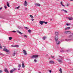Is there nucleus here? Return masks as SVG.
<instances>
[{
	"mask_svg": "<svg viewBox=\"0 0 73 73\" xmlns=\"http://www.w3.org/2000/svg\"><path fill=\"white\" fill-rule=\"evenodd\" d=\"M72 35H69L68 36V38L69 39H65V41H69L73 40V33H72Z\"/></svg>",
	"mask_w": 73,
	"mask_h": 73,
	"instance_id": "1",
	"label": "nucleus"
},
{
	"mask_svg": "<svg viewBox=\"0 0 73 73\" xmlns=\"http://www.w3.org/2000/svg\"><path fill=\"white\" fill-rule=\"evenodd\" d=\"M59 57L60 58V59H57V60H58V62H60V63H62V60H62V59H63V58L61 56H59Z\"/></svg>",
	"mask_w": 73,
	"mask_h": 73,
	"instance_id": "2",
	"label": "nucleus"
},
{
	"mask_svg": "<svg viewBox=\"0 0 73 73\" xmlns=\"http://www.w3.org/2000/svg\"><path fill=\"white\" fill-rule=\"evenodd\" d=\"M38 55H35L32 56L31 57L32 58H36L38 57Z\"/></svg>",
	"mask_w": 73,
	"mask_h": 73,
	"instance_id": "3",
	"label": "nucleus"
},
{
	"mask_svg": "<svg viewBox=\"0 0 73 73\" xmlns=\"http://www.w3.org/2000/svg\"><path fill=\"white\" fill-rule=\"evenodd\" d=\"M17 70V68H14L11 70L10 72L11 73H12L15 70Z\"/></svg>",
	"mask_w": 73,
	"mask_h": 73,
	"instance_id": "4",
	"label": "nucleus"
},
{
	"mask_svg": "<svg viewBox=\"0 0 73 73\" xmlns=\"http://www.w3.org/2000/svg\"><path fill=\"white\" fill-rule=\"evenodd\" d=\"M12 47H17V48H19V45H13L11 46Z\"/></svg>",
	"mask_w": 73,
	"mask_h": 73,
	"instance_id": "5",
	"label": "nucleus"
},
{
	"mask_svg": "<svg viewBox=\"0 0 73 73\" xmlns=\"http://www.w3.org/2000/svg\"><path fill=\"white\" fill-rule=\"evenodd\" d=\"M55 41H57L58 39V36H55L54 37Z\"/></svg>",
	"mask_w": 73,
	"mask_h": 73,
	"instance_id": "6",
	"label": "nucleus"
},
{
	"mask_svg": "<svg viewBox=\"0 0 73 73\" xmlns=\"http://www.w3.org/2000/svg\"><path fill=\"white\" fill-rule=\"evenodd\" d=\"M24 6H27L28 5V3L27 2V1H25V2L24 3Z\"/></svg>",
	"mask_w": 73,
	"mask_h": 73,
	"instance_id": "7",
	"label": "nucleus"
},
{
	"mask_svg": "<svg viewBox=\"0 0 73 73\" xmlns=\"http://www.w3.org/2000/svg\"><path fill=\"white\" fill-rule=\"evenodd\" d=\"M3 50L4 51H5V52H9V50L5 49V48H4Z\"/></svg>",
	"mask_w": 73,
	"mask_h": 73,
	"instance_id": "8",
	"label": "nucleus"
},
{
	"mask_svg": "<svg viewBox=\"0 0 73 73\" xmlns=\"http://www.w3.org/2000/svg\"><path fill=\"white\" fill-rule=\"evenodd\" d=\"M23 53L25 55H27V51H26L24 50H23Z\"/></svg>",
	"mask_w": 73,
	"mask_h": 73,
	"instance_id": "9",
	"label": "nucleus"
},
{
	"mask_svg": "<svg viewBox=\"0 0 73 73\" xmlns=\"http://www.w3.org/2000/svg\"><path fill=\"white\" fill-rule=\"evenodd\" d=\"M65 33L67 34V33H69V34H71V32L69 31H66L65 32Z\"/></svg>",
	"mask_w": 73,
	"mask_h": 73,
	"instance_id": "10",
	"label": "nucleus"
},
{
	"mask_svg": "<svg viewBox=\"0 0 73 73\" xmlns=\"http://www.w3.org/2000/svg\"><path fill=\"white\" fill-rule=\"evenodd\" d=\"M35 5L36 6H38V7H40V4L39 3H35Z\"/></svg>",
	"mask_w": 73,
	"mask_h": 73,
	"instance_id": "11",
	"label": "nucleus"
},
{
	"mask_svg": "<svg viewBox=\"0 0 73 73\" xmlns=\"http://www.w3.org/2000/svg\"><path fill=\"white\" fill-rule=\"evenodd\" d=\"M54 61H52V60H50L49 62V64H54Z\"/></svg>",
	"mask_w": 73,
	"mask_h": 73,
	"instance_id": "12",
	"label": "nucleus"
},
{
	"mask_svg": "<svg viewBox=\"0 0 73 73\" xmlns=\"http://www.w3.org/2000/svg\"><path fill=\"white\" fill-rule=\"evenodd\" d=\"M55 41L56 42V44H57V45H58L59 44H60V42L58 40L56 41Z\"/></svg>",
	"mask_w": 73,
	"mask_h": 73,
	"instance_id": "13",
	"label": "nucleus"
},
{
	"mask_svg": "<svg viewBox=\"0 0 73 73\" xmlns=\"http://www.w3.org/2000/svg\"><path fill=\"white\" fill-rule=\"evenodd\" d=\"M67 19H68L69 20H73V18L67 17Z\"/></svg>",
	"mask_w": 73,
	"mask_h": 73,
	"instance_id": "14",
	"label": "nucleus"
},
{
	"mask_svg": "<svg viewBox=\"0 0 73 73\" xmlns=\"http://www.w3.org/2000/svg\"><path fill=\"white\" fill-rule=\"evenodd\" d=\"M44 21H40L39 22V24H41V25H42Z\"/></svg>",
	"mask_w": 73,
	"mask_h": 73,
	"instance_id": "15",
	"label": "nucleus"
},
{
	"mask_svg": "<svg viewBox=\"0 0 73 73\" xmlns=\"http://www.w3.org/2000/svg\"><path fill=\"white\" fill-rule=\"evenodd\" d=\"M17 33H19L20 35H23V33L19 31L18 30L17 31Z\"/></svg>",
	"mask_w": 73,
	"mask_h": 73,
	"instance_id": "16",
	"label": "nucleus"
},
{
	"mask_svg": "<svg viewBox=\"0 0 73 73\" xmlns=\"http://www.w3.org/2000/svg\"><path fill=\"white\" fill-rule=\"evenodd\" d=\"M22 67L23 68H25V65L24 64V62H22Z\"/></svg>",
	"mask_w": 73,
	"mask_h": 73,
	"instance_id": "17",
	"label": "nucleus"
},
{
	"mask_svg": "<svg viewBox=\"0 0 73 73\" xmlns=\"http://www.w3.org/2000/svg\"><path fill=\"white\" fill-rule=\"evenodd\" d=\"M55 36H58V33L57 32H55Z\"/></svg>",
	"mask_w": 73,
	"mask_h": 73,
	"instance_id": "18",
	"label": "nucleus"
},
{
	"mask_svg": "<svg viewBox=\"0 0 73 73\" xmlns=\"http://www.w3.org/2000/svg\"><path fill=\"white\" fill-rule=\"evenodd\" d=\"M61 11H64V12H65V13H68V12L67 11H66V10H65L64 9L61 10Z\"/></svg>",
	"mask_w": 73,
	"mask_h": 73,
	"instance_id": "19",
	"label": "nucleus"
},
{
	"mask_svg": "<svg viewBox=\"0 0 73 73\" xmlns=\"http://www.w3.org/2000/svg\"><path fill=\"white\" fill-rule=\"evenodd\" d=\"M17 27L19 29H23V27H21L19 26V27Z\"/></svg>",
	"mask_w": 73,
	"mask_h": 73,
	"instance_id": "20",
	"label": "nucleus"
},
{
	"mask_svg": "<svg viewBox=\"0 0 73 73\" xmlns=\"http://www.w3.org/2000/svg\"><path fill=\"white\" fill-rule=\"evenodd\" d=\"M16 54V52L14 51L13 53V56H15Z\"/></svg>",
	"mask_w": 73,
	"mask_h": 73,
	"instance_id": "21",
	"label": "nucleus"
},
{
	"mask_svg": "<svg viewBox=\"0 0 73 73\" xmlns=\"http://www.w3.org/2000/svg\"><path fill=\"white\" fill-rule=\"evenodd\" d=\"M5 72H6V73H8V70H7V69L6 68H5Z\"/></svg>",
	"mask_w": 73,
	"mask_h": 73,
	"instance_id": "22",
	"label": "nucleus"
},
{
	"mask_svg": "<svg viewBox=\"0 0 73 73\" xmlns=\"http://www.w3.org/2000/svg\"><path fill=\"white\" fill-rule=\"evenodd\" d=\"M7 7H10V6H9V4L8 3V2H7Z\"/></svg>",
	"mask_w": 73,
	"mask_h": 73,
	"instance_id": "23",
	"label": "nucleus"
},
{
	"mask_svg": "<svg viewBox=\"0 0 73 73\" xmlns=\"http://www.w3.org/2000/svg\"><path fill=\"white\" fill-rule=\"evenodd\" d=\"M9 40H11L12 39V37H9Z\"/></svg>",
	"mask_w": 73,
	"mask_h": 73,
	"instance_id": "24",
	"label": "nucleus"
},
{
	"mask_svg": "<svg viewBox=\"0 0 73 73\" xmlns=\"http://www.w3.org/2000/svg\"><path fill=\"white\" fill-rule=\"evenodd\" d=\"M60 4H61L63 7H65V6L64 5L62 4V1L60 2Z\"/></svg>",
	"mask_w": 73,
	"mask_h": 73,
	"instance_id": "25",
	"label": "nucleus"
},
{
	"mask_svg": "<svg viewBox=\"0 0 73 73\" xmlns=\"http://www.w3.org/2000/svg\"><path fill=\"white\" fill-rule=\"evenodd\" d=\"M59 71L61 73H62V69H61V68H60L59 70Z\"/></svg>",
	"mask_w": 73,
	"mask_h": 73,
	"instance_id": "26",
	"label": "nucleus"
},
{
	"mask_svg": "<svg viewBox=\"0 0 73 73\" xmlns=\"http://www.w3.org/2000/svg\"><path fill=\"white\" fill-rule=\"evenodd\" d=\"M46 38V37L44 36V37H43V38H42L43 40H45Z\"/></svg>",
	"mask_w": 73,
	"mask_h": 73,
	"instance_id": "27",
	"label": "nucleus"
},
{
	"mask_svg": "<svg viewBox=\"0 0 73 73\" xmlns=\"http://www.w3.org/2000/svg\"><path fill=\"white\" fill-rule=\"evenodd\" d=\"M34 61L35 62H37V60H36V59H34Z\"/></svg>",
	"mask_w": 73,
	"mask_h": 73,
	"instance_id": "28",
	"label": "nucleus"
},
{
	"mask_svg": "<svg viewBox=\"0 0 73 73\" xmlns=\"http://www.w3.org/2000/svg\"><path fill=\"white\" fill-rule=\"evenodd\" d=\"M11 32H13V33H16V31H11Z\"/></svg>",
	"mask_w": 73,
	"mask_h": 73,
	"instance_id": "29",
	"label": "nucleus"
},
{
	"mask_svg": "<svg viewBox=\"0 0 73 73\" xmlns=\"http://www.w3.org/2000/svg\"><path fill=\"white\" fill-rule=\"evenodd\" d=\"M30 17H31V18H34L33 17L32 15H30Z\"/></svg>",
	"mask_w": 73,
	"mask_h": 73,
	"instance_id": "30",
	"label": "nucleus"
},
{
	"mask_svg": "<svg viewBox=\"0 0 73 73\" xmlns=\"http://www.w3.org/2000/svg\"><path fill=\"white\" fill-rule=\"evenodd\" d=\"M43 23H45V24H48V22H45V21H43Z\"/></svg>",
	"mask_w": 73,
	"mask_h": 73,
	"instance_id": "31",
	"label": "nucleus"
},
{
	"mask_svg": "<svg viewBox=\"0 0 73 73\" xmlns=\"http://www.w3.org/2000/svg\"><path fill=\"white\" fill-rule=\"evenodd\" d=\"M67 29L68 30L70 29V27H67Z\"/></svg>",
	"mask_w": 73,
	"mask_h": 73,
	"instance_id": "32",
	"label": "nucleus"
},
{
	"mask_svg": "<svg viewBox=\"0 0 73 73\" xmlns=\"http://www.w3.org/2000/svg\"><path fill=\"white\" fill-rule=\"evenodd\" d=\"M25 29H28V27H25Z\"/></svg>",
	"mask_w": 73,
	"mask_h": 73,
	"instance_id": "33",
	"label": "nucleus"
},
{
	"mask_svg": "<svg viewBox=\"0 0 73 73\" xmlns=\"http://www.w3.org/2000/svg\"><path fill=\"white\" fill-rule=\"evenodd\" d=\"M31 30H28V32H29V33H30V32H31Z\"/></svg>",
	"mask_w": 73,
	"mask_h": 73,
	"instance_id": "34",
	"label": "nucleus"
},
{
	"mask_svg": "<svg viewBox=\"0 0 73 73\" xmlns=\"http://www.w3.org/2000/svg\"><path fill=\"white\" fill-rule=\"evenodd\" d=\"M21 67V65L19 64L18 66V67L19 68H20Z\"/></svg>",
	"mask_w": 73,
	"mask_h": 73,
	"instance_id": "35",
	"label": "nucleus"
},
{
	"mask_svg": "<svg viewBox=\"0 0 73 73\" xmlns=\"http://www.w3.org/2000/svg\"><path fill=\"white\" fill-rule=\"evenodd\" d=\"M19 6H18V7L15 8V9H19Z\"/></svg>",
	"mask_w": 73,
	"mask_h": 73,
	"instance_id": "36",
	"label": "nucleus"
},
{
	"mask_svg": "<svg viewBox=\"0 0 73 73\" xmlns=\"http://www.w3.org/2000/svg\"><path fill=\"white\" fill-rule=\"evenodd\" d=\"M51 57L52 58H54V57L53 56H51Z\"/></svg>",
	"mask_w": 73,
	"mask_h": 73,
	"instance_id": "37",
	"label": "nucleus"
},
{
	"mask_svg": "<svg viewBox=\"0 0 73 73\" xmlns=\"http://www.w3.org/2000/svg\"><path fill=\"white\" fill-rule=\"evenodd\" d=\"M64 29L65 30H68V29H67V27H66Z\"/></svg>",
	"mask_w": 73,
	"mask_h": 73,
	"instance_id": "38",
	"label": "nucleus"
},
{
	"mask_svg": "<svg viewBox=\"0 0 73 73\" xmlns=\"http://www.w3.org/2000/svg\"><path fill=\"white\" fill-rule=\"evenodd\" d=\"M49 72L50 73H52V70H49Z\"/></svg>",
	"mask_w": 73,
	"mask_h": 73,
	"instance_id": "39",
	"label": "nucleus"
},
{
	"mask_svg": "<svg viewBox=\"0 0 73 73\" xmlns=\"http://www.w3.org/2000/svg\"><path fill=\"white\" fill-rule=\"evenodd\" d=\"M0 55H3V54L0 52Z\"/></svg>",
	"mask_w": 73,
	"mask_h": 73,
	"instance_id": "40",
	"label": "nucleus"
},
{
	"mask_svg": "<svg viewBox=\"0 0 73 73\" xmlns=\"http://www.w3.org/2000/svg\"><path fill=\"white\" fill-rule=\"evenodd\" d=\"M0 49H2V47L0 45Z\"/></svg>",
	"mask_w": 73,
	"mask_h": 73,
	"instance_id": "41",
	"label": "nucleus"
},
{
	"mask_svg": "<svg viewBox=\"0 0 73 73\" xmlns=\"http://www.w3.org/2000/svg\"><path fill=\"white\" fill-rule=\"evenodd\" d=\"M4 7L5 8V9H7V7H6V6H5Z\"/></svg>",
	"mask_w": 73,
	"mask_h": 73,
	"instance_id": "42",
	"label": "nucleus"
},
{
	"mask_svg": "<svg viewBox=\"0 0 73 73\" xmlns=\"http://www.w3.org/2000/svg\"><path fill=\"white\" fill-rule=\"evenodd\" d=\"M24 37H26V38H27V35H24Z\"/></svg>",
	"mask_w": 73,
	"mask_h": 73,
	"instance_id": "43",
	"label": "nucleus"
},
{
	"mask_svg": "<svg viewBox=\"0 0 73 73\" xmlns=\"http://www.w3.org/2000/svg\"><path fill=\"white\" fill-rule=\"evenodd\" d=\"M2 9V7L0 8V11H1Z\"/></svg>",
	"mask_w": 73,
	"mask_h": 73,
	"instance_id": "44",
	"label": "nucleus"
},
{
	"mask_svg": "<svg viewBox=\"0 0 73 73\" xmlns=\"http://www.w3.org/2000/svg\"><path fill=\"white\" fill-rule=\"evenodd\" d=\"M60 52H64V51L63 50H62V51H60Z\"/></svg>",
	"mask_w": 73,
	"mask_h": 73,
	"instance_id": "45",
	"label": "nucleus"
},
{
	"mask_svg": "<svg viewBox=\"0 0 73 73\" xmlns=\"http://www.w3.org/2000/svg\"><path fill=\"white\" fill-rule=\"evenodd\" d=\"M31 20H32V21H33V20H34V19H31Z\"/></svg>",
	"mask_w": 73,
	"mask_h": 73,
	"instance_id": "46",
	"label": "nucleus"
},
{
	"mask_svg": "<svg viewBox=\"0 0 73 73\" xmlns=\"http://www.w3.org/2000/svg\"><path fill=\"white\" fill-rule=\"evenodd\" d=\"M66 25L67 26H68V25H69V24H68V23L67 24H66Z\"/></svg>",
	"mask_w": 73,
	"mask_h": 73,
	"instance_id": "47",
	"label": "nucleus"
},
{
	"mask_svg": "<svg viewBox=\"0 0 73 73\" xmlns=\"http://www.w3.org/2000/svg\"><path fill=\"white\" fill-rule=\"evenodd\" d=\"M1 72H2V70H0V73H1Z\"/></svg>",
	"mask_w": 73,
	"mask_h": 73,
	"instance_id": "48",
	"label": "nucleus"
},
{
	"mask_svg": "<svg viewBox=\"0 0 73 73\" xmlns=\"http://www.w3.org/2000/svg\"><path fill=\"white\" fill-rule=\"evenodd\" d=\"M71 25V23L68 24V25Z\"/></svg>",
	"mask_w": 73,
	"mask_h": 73,
	"instance_id": "49",
	"label": "nucleus"
},
{
	"mask_svg": "<svg viewBox=\"0 0 73 73\" xmlns=\"http://www.w3.org/2000/svg\"><path fill=\"white\" fill-rule=\"evenodd\" d=\"M69 4H67V7H68V6H69Z\"/></svg>",
	"mask_w": 73,
	"mask_h": 73,
	"instance_id": "50",
	"label": "nucleus"
},
{
	"mask_svg": "<svg viewBox=\"0 0 73 73\" xmlns=\"http://www.w3.org/2000/svg\"><path fill=\"white\" fill-rule=\"evenodd\" d=\"M62 49H64V48H62Z\"/></svg>",
	"mask_w": 73,
	"mask_h": 73,
	"instance_id": "51",
	"label": "nucleus"
},
{
	"mask_svg": "<svg viewBox=\"0 0 73 73\" xmlns=\"http://www.w3.org/2000/svg\"><path fill=\"white\" fill-rule=\"evenodd\" d=\"M25 10H26V11H27V8H26L25 9Z\"/></svg>",
	"mask_w": 73,
	"mask_h": 73,
	"instance_id": "52",
	"label": "nucleus"
},
{
	"mask_svg": "<svg viewBox=\"0 0 73 73\" xmlns=\"http://www.w3.org/2000/svg\"><path fill=\"white\" fill-rule=\"evenodd\" d=\"M62 41H64V39H62Z\"/></svg>",
	"mask_w": 73,
	"mask_h": 73,
	"instance_id": "53",
	"label": "nucleus"
},
{
	"mask_svg": "<svg viewBox=\"0 0 73 73\" xmlns=\"http://www.w3.org/2000/svg\"><path fill=\"white\" fill-rule=\"evenodd\" d=\"M18 70H20V68H18Z\"/></svg>",
	"mask_w": 73,
	"mask_h": 73,
	"instance_id": "54",
	"label": "nucleus"
},
{
	"mask_svg": "<svg viewBox=\"0 0 73 73\" xmlns=\"http://www.w3.org/2000/svg\"><path fill=\"white\" fill-rule=\"evenodd\" d=\"M38 73H41V72H38Z\"/></svg>",
	"mask_w": 73,
	"mask_h": 73,
	"instance_id": "55",
	"label": "nucleus"
},
{
	"mask_svg": "<svg viewBox=\"0 0 73 73\" xmlns=\"http://www.w3.org/2000/svg\"><path fill=\"white\" fill-rule=\"evenodd\" d=\"M70 1H73V0H70Z\"/></svg>",
	"mask_w": 73,
	"mask_h": 73,
	"instance_id": "56",
	"label": "nucleus"
},
{
	"mask_svg": "<svg viewBox=\"0 0 73 73\" xmlns=\"http://www.w3.org/2000/svg\"><path fill=\"white\" fill-rule=\"evenodd\" d=\"M52 20V19H50V21H51Z\"/></svg>",
	"mask_w": 73,
	"mask_h": 73,
	"instance_id": "57",
	"label": "nucleus"
},
{
	"mask_svg": "<svg viewBox=\"0 0 73 73\" xmlns=\"http://www.w3.org/2000/svg\"><path fill=\"white\" fill-rule=\"evenodd\" d=\"M68 52H69V50H67Z\"/></svg>",
	"mask_w": 73,
	"mask_h": 73,
	"instance_id": "58",
	"label": "nucleus"
},
{
	"mask_svg": "<svg viewBox=\"0 0 73 73\" xmlns=\"http://www.w3.org/2000/svg\"><path fill=\"white\" fill-rule=\"evenodd\" d=\"M58 0V1H59V0Z\"/></svg>",
	"mask_w": 73,
	"mask_h": 73,
	"instance_id": "59",
	"label": "nucleus"
}]
</instances>
